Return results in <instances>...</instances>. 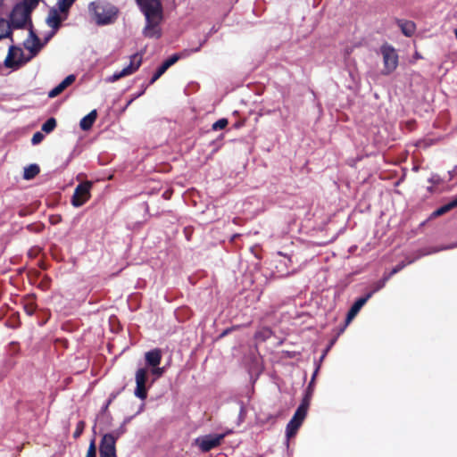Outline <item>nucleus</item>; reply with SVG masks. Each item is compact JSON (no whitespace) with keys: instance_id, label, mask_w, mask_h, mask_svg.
<instances>
[{"instance_id":"obj_22","label":"nucleus","mask_w":457,"mask_h":457,"mask_svg":"<svg viewBox=\"0 0 457 457\" xmlns=\"http://www.w3.org/2000/svg\"><path fill=\"white\" fill-rule=\"evenodd\" d=\"M407 257L404 261L400 262L397 263L388 273H384L382 278L387 282L392 276L395 275L399 271H401L403 268H405L410 263H407Z\"/></svg>"},{"instance_id":"obj_28","label":"nucleus","mask_w":457,"mask_h":457,"mask_svg":"<svg viewBox=\"0 0 457 457\" xmlns=\"http://www.w3.org/2000/svg\"><path fill=\"white\" fill-rule=\"evenodd\" d=\"M312 392H313V386H311L310 387V383L308 384L306 389H305V393H304V395L301 401V403H303L304 401H306V403H307V409H309V406H310V403H311V399H312Z\"/></svg>"},{"instance_id":"obj_15","label":"nucleus","mask_w":457,"mask_h":457,"mask_svg":"<svg viewBox=\"0 0 457 457\" xmlns=\"http://www.w3.org/2000/svg\"><path fill=\"white\" fill-rule=\"evenodd\" d=\"M76 79L75 75L67 76L60 84L48 92V97L54 98L60 95L65 88L71 86Z\"/></svg>"},{"instance_id":"obj_23","label":"nucleus","mask_w":457,"mask_h":457,"mask_svg":"<svg viewBox=\"0 0 457 457\" xmlns=\"http://www.w3.org/2000/svg\"><path fill=\"white\" fill-rule=\"evenodd\" d=\"M39 172V168L37 164H30L24 169L23 178L25 179H33Z\"/></svg>"},{"instance_id":"obj_26","label":"nucleus","mask_w":457,"mask_h":457,"mask_svg":"<svg viewBox=\"0 0 457 457\" xmlns=\"http://www.w3.org/2000/svg\"><path fill=\"white\" fill-rule=\"evenodd\" d=\"M56 126V120L54 118L48 119L43 125H42V130L46 133L52 132Z\"/></svg>"},{"instance_id":"obj_47","label":"nucleus","mask_w":457,"mask_h":457,"mask_svg":"<svg viewBox=\"0 0 457 457\" xmlns=\"http://www.w3.org/2000/svg\"><path fill=\"white\" fill-rule=\"evenodd\" d=\"M346 327L347 326H345V323L342 327H340V332H343Z\"/></svg>"},{"instance_id":"obj_34","label":"nucleus","mask_w":457,"mask_h":457,"mask_svg":"<svg viewBox=\"0 0 457 457\" xmlns=\"http://www.w3.org/2000/svg\"><path fill=\"white\" fill-rule=\"evenodd\" d=\"M43 138H44V135L41 132H37L33 135V137L31 138V143L33 145H37L43 140Z\"/></svg>"},{"instance_id":"obj_33","label":"nucleus","mask_w":457,"mask_h":457,"mask_svg":"<svg viewBox=\"0 0 457 457\" xmlns=\"http://www.w3.org/2000/svg\"><path fill=\"white\" fill-rule=\"evenodd\" d=\"M428 182L432 185H439L442 182V179L438 174H432L428 179Z\"/></svg>"},{"instance_id":"obj_6","label":"nucleus","mask_w":457,"mask_h":457,"mask_svg":"<svg viewBox=\"0 0 457 457\" xmlns=\"http://www.w3.org/2000/svg\"><path fill=\"white\" fill-rule=\"evenodd\" d=\"M307 411L308 409L306 401L300 403L299 406L295 411V414L287 425L286 436L287 438L293 437L296 435L299 428L301 427L307 415Z\"/></svg>"},{"instance_id":"obj_31","label":"nucleus","mask_w":457,"mask_h":457,"mask_svg":"<svg viewBox=\"0 0 457 457\" xmlns=\"http://www.w3.org/2000/svg\"><path fill=\"white\" fill-rule=\"evenodd\" d=\"M86 457H96V446L94 439L88 446Z\"/></svg>"},{"instance_id":"obj_3","label":"nucleus","mask_w":457,"mask_h":457,"mask_svg":"<svg viewBox=\"0 0 457 457\" xmlns=\"http://www.w3.org/2000/svg\"><path fill=\"white\" fill-rule=\"evenodd\" d=\"M162 359V350L154 348L145 353V399L146 398V384L149 378L152 377V382L161 378L165 371L164 368H160L159 364Z\"/></svg>"},{"instance_id":"obj_13","label":"nucleus","mask_w":457,"mask_h":457,"mask_svg":"<svg viewBox=\"0 0 457 457\" xmlns=\"http://www.w3.org/2000/svg\"><path fill=\"white\" fill-rule=\"evenodd\" d=\"M24 46L25 48L29 51L31 59L33 56H35L39 50L42 48V44L40 43L39 38L37 37V35L33 32L32 29L29 28V37L24 41Z\"/></svg>"},{"instance_id":"obj_29","label":"nucleus","mask_w":457,"mask_h":457,"mask_svg":"<svg viewBox=\"0 0 457 457\" xmlns=\"http://www.w3.org/2000/svg\"><path fill=\"white\" fill-rule=\"evenodd\" d=\"M336 339H332L329 344L326 346V348L323 350L320 357L318 360H315L314 362L319 363L321 365L322 361H324L325 357L327 356L328 353L330 351L331 347L335 344Z\"/></svg>"},{"instance_id":"obj_16","label":"nucleus","mask_w":457,"mask_h":457,"mask_svg":"<svg viewBox=\"0 0 457 457\" xmlns=\"http://www.w3.org/2000/svg\"><path fill=\"white\" fill-rule=\"evenodd\" d=\"M366 303L359 297L357 298L353 304L351 305L350 309L348 310L345 317V326H348L352 320L357 316L361 309L364 306Z\"/></svg>"},{"instance_id":"obj_8","label":"nucleus","mask_w":457,"mask_h":457,"mask_svg":"<svg viewBox=\"0 0 457 457\" xmlns=\"http://www.w3.org/2000/svg\"><path fill=\"white\" fill-rule=\"evenodd\" d=\"M224 437V434H209L197 437L195 439V444L199 446L202 452L207 453L219 446Z\"/></svg>"},{"instance_id":"obj_4","label":"nucleus","mask_w":457,"mask_h":457,"mask_svg":"<svg viewBox=\"0 0 457 457\" xmlns=\"http://www.w3.org/2000/svg\"><path fill=\"white\" fill-rule=\"evenodd\" d=\"M380 54L383 57L384 68L382 70L383 75H389L398 66V54L394 46L385 43L380 46Z\"/></svg>"},{"instance_id":"obj_2","label":"nucleus","mask_w":457,"mask_h":457,"mask_svg":"<svg viewBox=\"0 0 457 457\" xmlns=\"http://www.w3.org/2000/svg\"><path fill=\"white\" fill-rule=\"evenodd\" d=\"M88 10L96 23L100 26L113 23L118 14L117 7L105 1L91 2Z\"/></svg>"},{"instance_id":"obj_12","label":"nucleus","mask_w":457,"mask_h":457,"mask_svg":"<svg viewBox=\"0 0 457 457\" xmlns=\"http://www.w3.org/2000/svg\"><path fill=\"white\" fill-rule=\"evenodd\" d=\"M446 250H449L448 244L440 245L437 246H428V247L420 248L416 252V253H415L416 255L413 258H411L409 256L407 257V259H408L407 263H413L414 262L420 259L421 257L434 254V253H439L441 251H446Z\"/></svg>"},{"instance_id":"obj_41","label":"nucleus","mask_w":457,"mask_h":457,"mask_svg":"<svg viewBox=\"0 0 457 457\" xmlns=\"http://www.w3.org/2000/svg\"><path fill=\"white\" fill-rule=\"evenodd\" d=\"M218 30H219V28H217L216 26H212L211 28V29L209 30V32L205 36H208V37H210L212 34H215L216 32H218Z\"/></svg>"},{"instance_id":"obj_9","label":"nucleus","mask_w":457,"mask_h":457,"mask_svg":"<svg viewBox=\"0 0 457 457\" xmlns=\"http://www.w3.org/2000/svg\"><path fill=\"white\" fill-rule=\"evenodd\" d=\"M92 182L86 181L77 186L72 195L71 204L75 207L83 205L90 197Z\"/></svg>"},{"instance_id":"obj_42","label":"nucleus","mask_w":457,"mask_h":457,"mask_svg":"<svg viewBox=\"0 0 457 457\" xmlns=\"http://www.w3.org/2000/svg\"><path fill=\"white\" fill-rule=\"evenodd\" d=\"M232 330L231 328H228L226 329H224L221 334L220 335V337H226L227 335H228V333Z\"/></svg>"},{"instance_id":"obj_38","label":"nucleus","mask_w":457,"mask_h":457,"mask_svg":"<svg viewBox=\"0 0 457 457\" xmlns=\"http://www.w3.org/2000/svg\"><path fill=\"white\" fill-rule=\"evenodd\" d=\"M374 293L371 290H370L364 295L361 296V298L364 301V303H367L372 297Z\"/></svg>"},{"instance_id":"obj_19","label":"nucleus","mask_w":457,"mask_h":457,"mask_svg":"<svg viewBox=\"0 0 457 457\" xmlns=\"http://www.w3.org/2000/svg\"><path fill=\"white\" fill-rule=\"evenodd\" d=\"M97 113L96 110L91 111L87 115L83 117L79 122L82 130H88L94 124Z\"/></svg>"},{"instance_id":"obj_30","label":"nucleus","mask_w":457,"mask_h":457,"mask_svg":"<svg viewBox=\"0 0 457 457\" xmlns=\"http://www.w3.org/2000/svg\"><path fill=\"white\" fill-rule=\"evenodd\" d=\"M386 284V281L381 278L379 280L372 284L370 290L376 294L377 292L380 291L382 288L385 287Z\"/></svg>"},{"instance_id":"obj_45","label":"nucleus","mask_w":457,"mask_h":457,"mask_svg":"<svg viewBox=\"0 0 457 457\" xmlns=\"http://www.w3.org/2000/svg\"><path fill=\"white\" fill-rule=\"evenodd\" d=\"M427 190H428L429 193H433V192H434L433 185L431 184V186L428 187H427Z\"/></svg>"},{"instance_id":"obj_10","label":"nucleus","mask_w":457,"mask_h":457,"mask_svg":"<svg viewBox=\"0 0 457 457\" xmlns=\"http://www.w3.org/2000/svg\"><path fill=\"white\" fill-rule=\"evenodd\" d=\"M29 12L25 6L17 5L11 14V24L14 28H22L29 21Z\"/></svg>"},{"instance_id":"obj_32","label":"nucleus","mask_w":457,"mask_h":457,"mask_svg":"<svg viewBox=\"0 0 457 457\" xmlns=\"http://www.w3.org/2000/svg\"><path fill=\"white\" fill-rule=\"evenodd\" d=\"M314 365H315V369H314V371H313L312 376L311 378V380L309 382L310 383V387L314 386L316 377H317V375H318V373H319V371L320 370V367H321L320 364L316 363V362H314Z\"/></svg>"},{"instance_id":"obj_17","label":"nucleus","mask_w":457,"mask_h":457,"mask_svg":"<svg viewBox=\"0 0 457 457\" xmlns=\"http://www.w3.org/2000/svg\"><path fill=\"white\" fill-rule=\"evenodd\" d=\"M457 207V195L453 196L447 204H443L439 208L436 209L429 216V219L437 218L441 215L445 214L453 208Z\"/></svg>"},{"instance_id":"obj_35","label":"nucleus","mask_w":457,"mask_h":457,"mask_svg":"<svg viewBox=\"0 0 457 457\" xmlns=\"http://www.w3.org/2000/svg\"><path fill=\"white\" fill-rule=\"evenodd\" d=\"M245 415H246V411H245V405L242 402H240V410H239V414H238V423L244 421L245 418Z\"/></svg>"},{"instance_id":"obj_20","label":"nucleus","mask_w":457,"mask_h":457,"mask_svg":"<svg viewBox=\"0 0 457 457\" xmlns=\"http://www.w3.org/2000/svg\"><path fill=\"white\" fill-rule=\"evenodd\" d=\"M136 384L134 395L139 399H143V368H138L136 372Z\"/></svg>"},{"instance_id":"obj_14","label":"nucleus","mask_w":457,"mask_h":457,"mask_svg":"<svg viewBox=\"0 0 457 457\" xmlns=\"http://www.w3.org/2000/svg\"><path fill=\"white\" fill-rule=\"evenodd\" d=\"M142 60H143V56L141 54H135L132 57L130 63L128 66L124 67L121 71H119V73L120 74V78L129 76V75L132 74L134 71H136L139 68V66L142 62Z\"/></svg>"},{"instance_id":"obj_7","label":"nucleus","mask_w":457,"mask_h":457,"mask_svg":"<svg viewBox=\"0 0 457 457\" xmlns=\"http://www.w3.org/2000/svg\"><path fill=\"white\" fill-rule=\"evenodd\" d=\"M29 60H30L29 57H23V51L21 47L12 46L9 47L8 54L4 60V64L8 68L16 70L26 63Z\"/></svg>"},{"instance_id":"obj_43","label":"nucleus","mask_w":457,"mask_h":457,"mask_svg":"<svg viewBox=\"0 0 457 457\" xmlns=\"http://www.w3.org/2000/svg\"><path fill=\"white\" fill-rule=\"evenodd\" d=\"M448 246H449V250L453 249V248H457V241H455L453 243H451V244H448Z\"/></svg>"},{"instance_id":"obj_40","label":"nucleus","mask_w":457,"mask_h":457,"mask_svg":"<svg viewBox=\"0 0 457 457\" xmlns=\"http://www.w3.org/2000/svg\"><path fill=\"white\" fill-rule=\"evenodd\" d=\"M119 393H112L110 395V399L108 400L107 403L104 405V409L106 410L108 408V405L112 403V401L117 396Z\"/></svg>"},{"instance_id":"obj_18","label":"nucleus","mask_w":457,"mask_h":457,"mask_svg":"<svg viewBox=\"0 0 457 457\" xmlns=\"http://www.w3.org/2000/svg\"><path fill=\"white\" fill-rule=\"evenodd\" d=\"M396 24L405 37H411L416 30V25L411 21L396 20Z\"/></svg>"},{"instance_id":"obj_1","label":"nucleus","mask_w":457,"mask_h":457,"mask_svg":"<svg viewBox=\"0 0 457 457\" xmlns=\"http://www.w3.org/2000/svg\"><path fill=\"white\" fill-rule=\"evenodd\" d=\"M163 20V6L161 0H145V38H160L162 34L161 24Z\"/></svg>"},{"instance_id":"obj_24","label":"nucleus","mask_w":457,"mask_h":457,"mask_svg":"<svg viewBox=\"0 0 457 457\" xmlns=\"http://www.w3.org/2000/svg\"><path fill=\"white\" fill-rule=\"evenodd\" d=\"M10 23L4 19H0V39L8 37L10 35Z\"/></svg>"},{"instance_id":"obj_11","label":"nucleus","mask_w":457,"mask_h":457,"mask_svg":"<svg viewBox=\"0 0 457 457\" xmlns=\"http://www.w3.org/2000/svg\"><path fill=\"white\" fill-rule=\"evenodd\" d=\"M180 58L181 55L176 53L169 56L167 59H165L153 74L152 78L149 80V85L154 84L159 78H161L166 72V71L170 67L175 64Z\"/></svg>"},{"instance_id":"obj_44","label":"nucleus","mask_w":457,"mask_h":457,"mask_svg":"<svg viewBox=\"0 0 457 457\" xmlns=\"http://www.w3.org/2000/svg\"><path fill=\"white\" fill-rule=\"evenodd\" d=\"M138 7L143 12V0H136Z\"/></svg>"},{"instance_id":"obj_21","label":"nucleus","mask_w":457,"mask_h":457,"mask_svg":"<svg viewBox=\"0 0 457 457\" xmlns=\"http://www.w3.org/2000/svg\"><path fill=\"white\" fill-rule=\"evenodd\" d=\"M46 23L54 29H57L61 23V18L55 9H52L46 18Z\"/></svg>"},{"instance_id":"obj_48","label":"nucleus","mask_w":457,"mask_h":457,"mask_svg":"<svg viewBox=\"0 0 457 457\" xmlns=\"http://www.w3.org/2000/svg\"><path fill=\"white\" fill-rule=\"evenodd\" d=\"M293 273H294V271H292V272H287V276H288V275H290V274H293Z\"/></svg>"},{"instance_id":"obj_46","label":"nucleus","mask_w":457,"mask_h":457,"mask_svg":"<svg viewBox=\"0 0 457 457\" xmlns=\"http://www.w3.org/2000/svg\"><path fill=\"white\" fill-rule=\"evenodd\" d=\"M291 262H292L291 258H290V257H288V258L287 259V261L285 262V263H284V264H285V266H287V265H288L289 263H291Z\"/></svg>"},{"instance_id":"obj_5","label":"nucleus","mask_w":457,"mask_h":457,"mask_svg":"<svg viewBox=\"0 0 457 457\" xmlns=\"http://www.w3.org/2000/svg\"><path fill=\"white\" fill-rule=\"evenodd\" d=\"M122 433V428H120L103 436L99 445L100 457H116V440Z\"/></svg>"},{"instance_id":"obj_25","label":"nucleus","mask_w":457,"mask_h":457,"mask_svg":"<svg viewBox=\"0 0 457 457\" xmlns=\"http://www.w3.org/2000/svg\"><path fill=\"white\" fill-rule=\"evenodd\" d=\"M76 0H58L57 7L61 12H67Z\"/></svg>"},{"instance_id":"obj_37","label":"nucleus","mask_w":457,"mask_h":457,"mask_svg":"<svg viewBox=\"0 0 457 457\" xmlns=\"http://www.w3.org/2000/svg\"><path fill=\"white\" fill-rule=\"evenodd\" d=\"M83 428H84V423L82 421L79 422L78 428L74 433V437H78L80 436V434L83 430Z\"/></svg>"},{"instance_id":"obj_39","label":"nucleus","mask_w":457,"mask_h":457,"mask_svg":"<svg viewBox=\"0 0 457 457\" xmlns=\"http://www.w3.org/2000/svg\"><path fill=\"white\" fill-rule=\"evenodd\" d=\"M209 37L208 36H205L204 39H202V41L200 42L199 46L194 49V52H198L201 47L208 41Z\"/></svg>"},{"instance_id":"obj_27","label":"nucleus","mask_w":457,"mask_h":457,"mask_svg":"<svg viewBox=\"0 0 457 457\" xmlns=\"http://www.w3.org/2000/svg\"><path fill=\"white\" fill-rule=\"evenodd\" d=\"M228 124V119L226 118H221V119H219L218 120H216L212 128L213 130H220V129H225Z\"/></svg>"},{"instance_id":"obj_36","label":"nucleus","mask_w":457,"mask_h":457,"mask_svg":"<svg viewBox=\"0 0 457 457\" xmlns=\"http://www.w3.org/2000/svg\"><path fill=\"white\" fill-rule=\"evenodd\" d=\"M120 79H121L120 74L119 73V71H115L112 75L106 78L105 81L109 82V83H112V82L119 80Z\"/></svg>"}]
</instances>
